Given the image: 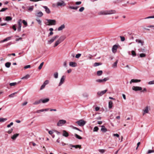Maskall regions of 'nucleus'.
Wrapping results in <instances>:
<instances>
[{
    "instance_id": "obj_1",
    "label": "nucleus",
    "mask_w": 154,
    "mask_h": 154,
    "mask_svg": "<svg viewBox=\"0 0 154 154\" xmlns=\"http://www.w3.org/2000/svg\"><path fill=\"white\" fill-rule=\"evenodd\" d=\"M116 11L115 10H110L109 11H102L100 12L101 15H108L116 13Z\"/></svg>"
},
{
    "instance_id": "obj_2",
    "label": "nucleus",
    "mask_w": 154,
    "mask_h": 154,
    "mask_svg": "<svg viewBox=\"0 0 154 154\" xmlns=\"http://www.w3.org/2000/svg\"><path fill=\"white\" fill-rule=\"evenodd\" d=\"M47 22L45 23L47 25H55L56 24V21L55 20L46 19Z\"/></svg>"
},
{
    "instance_id": "obj_3",
    "label": "nucleus",
    "mask_w": 154,
    "mask_h": 154,
    "mask_svg": "<svg viewBox=\"0 0 154 154\" xmlns=\"http://www.w3.org/2000/svg\"><path fill=\"white\" fill-rule=\"evenodd\" d=\"M76 123H77L79 126H83L85 124L86 122L84 120L81 119L76 122Z\"/></svg>"
},
{
    "instance_id": "obj_4",
    "label": "nucleus",
    "mask_w": 154,
    "mask_h": 154,
    "mask_svg": "<svg viewBox=\"0 0 154 154\" xmlns=\"http://www.w3.org/2000/svg\"><path fill=\"white\" fill-rule=\"evenodd\" d=\"M66 122V121L64 120H60L57 124V125L58 126H61L64 125Z\"/></svg>"
},
{
    "instance_id": "obj_5",
    "label": "nucleus",
    "mask_w": 154,
    "mask_h": 154,
    "mask_svg": "<svg viewBox=\"0 0 154 154\" xmlns=\"http://www.w3.org/2000/svg\"><path fill=\"white\" fill-rule=\"evenodd\" d=\"M59 37V36L58 35H56L53 36L51 39L50 40H48V43L50 44L53 43L55 40L57 38Z\"/></svg>"
},
{
    "instance_id": "obj_6",
    "label": "nucleus",
    "mask_w": 154,
    "mask_h": 154,
    "mask_svg": "<svg viewBox=\"0 0 154 154\" xmlns=\"http://www.w3.org/2000/svg\"><path fill=\"white\" fill-rule=\"evenodd\" d=\"M57 6L64 7L66 6V4L63 1H61L57 2Z\"/></svg>"
},
{
    "instance_id": "obj_7",
    "label": "nucleus",
    "mask_w": 154,
    "mask_h": 154,
    "mask_svg": "<svg viewBox=\"0 0 154 154\" xmlns=\"http://www.w3.org/2000/svg\"><path fill=\"white\" fill-rule=\"evenodd\" d=\"M66 77L64 75L62 76L61 78L60 79V82L58 85L59 86H61L64 82L65 80V79Z\"/></svg>"
},
{
    "instance_id": "obj_8",
    "label": "nucleus",
    "mask_w": 154,
    "mask_h": 154,
    "mask_svg": "<svg viewBox=\"0 0 154 154\" xmlns=\"http://www.w3.org/2000/svg\"><path fill=\"white\" fill-rule=\"evenodd\" d=\"M109 79L108 78H104L103 79H97L96 80V82H104L108 80Z\"/></svg>"
},
{
    "instance_id": "obj_9",
    "label": "nucleus",
    "mask_w": 154,
    "mask_h": 154,
    "mask_svg": "<svg viewBox=\"0 0 154 154\" xmlns=\"http://www.w3.org/2000/svg\"><path fill=\"white\" fill-rule=\"evenodd\" d=\"M132 90L135 91H141L142 89L141 87L138 86H133L132 88Z\"/></svg>"
},
{
    "instance_id": "obj_10",
    "label": "nucleus",
    "mask_w": 154,
    "mask_h": 154,
    "mask_svg": "<svg viewBox=\"0 0 154 154\" xmlns=\"http://www.w3.org/2000/svg\"><path fill=\"white\" fill-rule=\"evenodd\" d=\"M18 27L17 28V31L20 32L21 31V20L20 19L18 21Z\"/></svg>"
},
{
    "instance_id": "obj_11",
    "label": "nucleus",
    "mask_w": 154,
    "mask_h": 154,
    "mask_svg": "<svg viewBox=\"0 0 154 154\" xmlns=\"http://www.w3.org/2000/svg\"><path fill=\"white\" fill-rule=\"evenodd\" d=\"M107 91V89H106L104 90L101 91H99L97 93V94L99 96H101L103 94H105Z\"/></svg>"
},
{
    "instance_id": "obj_12",
    "label": "nucleus",
    "mask_w": 154,
    "mask_h": 154,
    "mask_svg": "<svg viewBox=\"0 0 154 154\" xmlns=\"http://www.w3.org/2000/svg\"><path fill=\"white\" fill-rule=\"evenodd\" d=\"M117 48L118 46L117 45H113L112 48V52L114 53H115L116 51Z\"/></svg>"
},
{
    "instance_id": "obj_13",
    "label": "nucleus",
    "mask_w": 154,
    "mask_h": 154,
    "mask_svg": "<svg viewBox=\"0 0 154 154\" xmlns=\"http://www.w3.org/2000/svg\"><path fill=\"white\" fill-rule=\"evenodd\" d=\"M42 7L44 8L47 14H50L51 13V11L49 8L46 6H43Z\"/></svg>"
},
{
    "instance_id": "obj_14",
    "label": "nucleus",
    "mask_w": 154,
    "mask_h": 154,
    "mask_svg": "<svg viewBox=\"0 0 154 154\" xmlns=\"http://www.w3.org/2000/svg\"><path fill=\"white\" fill-rule=\"evenodd\" d=\"M41 102L43 103H45L48 102L49 101V99L48 98H46L45 99H41Z\"/></svg>"
},
{
    "instance_id": "obj_15",
    "label": "nucleus",
    "mask_w": 154,
    "mask_h": 154,
    "mask_svg": "<svg viewBox=\"0 0 154 154\" xmlns=\"http://www.w3.org/2000/svg\"><path fill=\"white\" fill-rule=\"evenodd\" d=\"M69 65L71 66L75 67L77 66V63L75 62H71L69 63Z\"/></svg>"
},
{
    "instance_id": "obj_16",
    "label": "nucleus",
    "mask_w": 154,
    "mask_h": 154,
    "mask_svg": "<svg viewBox=\"0 0 154 154\" xmlns=\"http://www.w3.org/2000/svg\"><path fill=\"white\" fill-rule=\"evenodd\" d=\"M43 15V13L41 11H39V12L35 14V16L36 17H42Z\"/></svg>"
},
{
    "instance_id": "obj_17",
    "label": "nucleus",
    "mask_w": 154,
    "mask_h": 154,
    "mask_svg": "<svg viewBox=\"0 0 154 154\" xmlns=\"http://www.w3.org/2000/svg\"><path fill=\"white\" fill-rule=\"evenodd\" d=\"M100 126L101 127V131L102 132H105L107 131V129L105 128V127L104 125L101 126Z\"/></svg>"
},
{
    "instance_id": "obj_18",
    "label": "nucleus",
    "mask_w": 154,
    "mask_h": 154,
    "mask_svg": "<svg viewBox=\"0 0 154 154\" xmlns=\"http://www.w3.org/2000/svg\"><path fill=\"white\" fill-rule=\"evenodd\" d=\"M33 6H28L27 7L28 8L27 11L29 12H31L33 10Z\"/></svg>"
},
{
    "instance_id": "obj_19",
    "label": "nucleus",
    "mask_w": 154,
    "mask_h": 154,
    "mask_svg": "<svg viewBox=\"0 0 154 154\" xmlns=\"http://www.w3.org/2000/svg\"><path fill=\"white\" fill-rule=\"evenodd\" d=\"M140 80L132 79L131 80L130 83L131 84L132 82H140Z\"/></svg>"
},
{
    "instance_id": "obj_20",
    "label": "nucleus",
    "mask_w": 154,
    "mask_h": 154,
    "mask_svg": "<svg viewBox=\"0 0 154 154\" xmlns=\"http://www.w3.org/2000/svg\"><path fill=\"white\" fill-rule=\"evenodd\" d=\"M65 28V25L64 24H63L60 27H59L58 28L57 30L59 31H61V30H63V29H64Z\"/></svg>"
},
{
    "instance_id": "obj_21",
    "label": "nucleus",
    "mask_w": 154,
    "mask_h": 154,
    "mask_svg": "<svg viewBox=\"0 0 154 154\" xmlns=\"http://www.w3.org/2000/svg\"><path fill=\"white\" fill-rule=\"evenodd\" d=\"M148 106H146L145 109L143 110V115H144L145 113H148Z\"/></svg>"
},
{
    "instance_id": "obj_22",
    "label": "nucleus",
    "mask_w": 154,
    "mask_h": 154,
    "mask_svg": "<svg viewBox=\"0 0 154 154\" xmlns=\"http://www.w3.org/2000/svg\"><path fill=\"white\" fill-rule=\"evenodd\" d=\"M19 135V134H14L11 137V138L13 140H15L16 139L17 137Z\"/></svg>"
},
{
    "instance_id": "obj_23",
    "label": "nucleus",
    "mask_w": 154,
    "mask_h": 154,
    "mask_svg": "<svg viewBox=\"0 0 154 154\" xmlns=\"http://www.w3.org/2000/svg\"><path fill=\"white\" fill-rule=\"evenodd\" d=\"M63 136L67 137L69 136V134L66 131H63Z\"/></svg>"
},
{
    "instance_id": "obj_24",
    "label": "nucleus",
    "mask_w": 154,
    "mask_h": 154,
    "mask_svg": "<svg viewBox=\"0 0 154 154\" xmlns=\"http://www.w3.org/2000/svg\"><path fill=\"white\" fill-rule=\"evenodd\" d=\"M61 43L60 41L58 39L55 42L54 45V47H55L57 46L58 45H59L60 43Z\"/></svg>"
},
{
    "instance_id": "obj_25",
    "label": "nucleus",
    "mask_w": 154,
    "mask_h": 154,
    "mask_svg": "<svg viewBox=\"0 0 154 154\" xmlns=\"http://www.w3.org/2000/svg\"><path fill=\"white\" fill-rule=\"evenodd\" d=\"M65 38L66 37L65 36H62L60 37L58 40L61 42L64 40Z\"/></svg>"
},
{
    "instance_id": "obj_26",
    "label": "nucleus",
    "mask_w": 154,
    "mask_h": 154,
    "mask_svg": "<svg viewBox=\"0 0 154 154\" xmlns=\"http://www.w3.org/2000/svg\"><path fill=\"white\" fill-rule=\"evenodd\" d=\"M11 37H8L6 38H5L4 40H2L1 41V42H4L7 41H8L9 40H10L11 39Z\"/></svg>"
},
{
    "instance_id": "obj_27",
    "label": "nucleus",
    "mask_w": 154,
    "mask_h": 154,
    "mask_svg": "<svg viewBox=\"0 0 154 154\" xmlns=\"http://www.w3.org/2000/svg\"><path fill=\"white\" fill-rule=\"evenodd\" d=\"M41 103V99L35 101L33 103V105H37L40 103Z\"/></svg>"
},
{
    "instance_id": "obj_28",
    "label": "nucleus",
    "mask_w": 154,
    "mask_h": 154,
    "mask_svg": "<svg viewBox=\"0 0 154 154\" xmlns=\"http://www.w3.org/2000/svg\"><path fill=\"white\" fill-rule=\"evenodd\" d=\"M70 145L72 147H75V148H79L80 149L81 147V145H72L71 144Z\"/></svg>"
},
{
    "instance_id": "obj_29",
    "label": "nucleus",
    "mask_w": 154,
    "mask_h": 154,
    "mask_svg": "<svg viewBox=\"0 0 154 154\" xmlns=\"http://www.w3.org/2000/svg\"><path fill=\"white\" fill-rule=\"evenodd\" d=\"M12 20V17L10 16H7L6 17L5 20L7 21H11Z\"/></svg>"
},
{
    "instance_id": "obj_30",
    "label": "nucleus",
    "mask_w": 154,
    "mask_h": 154,
    "mask_svg": "<svg viewBox=\"0 0 154 154\" xmlns=\"http://www.w3.org/2000/svg\"><path fill=\"white\" fill-rule=\"evenodd\" d=\"M113 103L111 100L109 101V108L111 109L112 107Z\"/></svg>"
},
{
    "instance_id": "obj_31",
    "label": "nucleus",
    "mask_w": 154,
    "mask_h": 154,
    "mask_svg": "<svg viewBox=\"0 0 154 154\" xmlns=\"http://www.w3.org/2000/svg\"><path fill=\"white\" fill-rule=\"evenodd\" d=\"M11 63L10 62H7L5 63V66L7 68H9L10 67L11 65Z\"/></svg>"
},
{
    "instance_id": "obj_32",
    "label": "nucleus",
    "mask_w": 154,
    "mask_h": 154,
    "mask_svg": "<svg viewBox=\"0 0 154 154\" xmlns=\"http://www.w3.org/2000/svg\"><path fill=\"white\" fill-rule=\"evenodd\" d=\"M7 120V119L2 118H0V122H4Z\"/></svg>"
},
{
    "instance_id": "obj_33",
    "label": "nucleus",
    "mask_w": 154,
    "mask_h": 154,
    "mask_svg": "<svg viewBox=\"0 0 154 154\" xmlns=\"http://www.w3.org/2000/svg\"><path fill=\"white\" fill-rule=\"evenodd\" d=\"M136 42L138 43H140L142 45H143L144 42L142 41L141 40L139 39H137L136 40Z\"/></svg>"
},
{
    "instance_id": "obj_34",
    "label": "nucleus",
    "mask_w": 154,
    "mask_h": 154,
    "mask_svg": "<svg viewBox=\"0 0 154 154\" xmlns=\"http://www.w3.org/2000/svg\"><path fill=\"white\" fill-rule=\"evenodd\" d=\"M30 77V75L29 74H27L25 76L23 77L22 78H21V79H27Z\"/></svg>"
},
{
    "instance_id": "obj_35",
    "label": "nucleus",
    "mask_w": 154,
    "mask_h": 154,
    "mask_svg": "<svg viewBox=\"0 0 154 154\" xmlns=\"http://www.w3.org/2000/svg\"><path fill=\"white\" fill-rule=\"evenodd\" d=\"M118 60H117L116 62H115L112 65V67L113 68H116L117 67V63H118Z\"/></svg>"
},
{
    "instance_id": "obj_36",
    "label": "nucleus",
    "mask_w": 154,
    "mask_h": 154,
    "mask_svg": "<svg viewBox=\"0 0 154 154\" xmlns=\"http://www.w3.org/2000/svg\"><path fill=\"white\" fill-rule=\"evenodd\" d=\"M79 7L78 6H76L75 7L70 6L69 7V8L71 9H74V10H77V9Z\"/></svg>"
},
{
    "instance_id": "obj_37",
    "label": "nucleus",
    "mask_w": 154,
    "mask_h": 154,
    "mask_svg": "<svg viewBox=\"0 0 154 154\" xmlns=\"http://www.w3.org/2000/svg\"><path fill=\"white\" fill-rule=\"evenodd\" d=\"M103 73V71L102 70H99L97 72V75L98 76H100L102 75Z\"/></svg>"
},
{
    "instance_id": "obj_38",
    "label": "nucleus",
    "mask_w": 154,
    "mask_h": 154,
    "mask_svg": "<svg viewBox=\"0 0 154 154\" xmlns=\"http://www.w3.org/2000/svg\"><path fill=\"white\" fill-rule=\"evenodd\" d=\"M75 136L76 137V138L78 139H82V137L76 134H75Z\"/></svg>"
},
{
    "instance_id": "obj_39",
    "label": "nucleus",
    "mask_w": 154,
    "mask_h": 154,
    "mask_svg": "<svg viewBox=\"0 0 154 154\" xmlns=\"http://www.w3.org/2000/svg\"><path fill=\"white\" fill-rule=\"evenodd\" d=\"M54 78L57 79L58 77V73L57 72H55L54 75Z\"/></svg>"
},
{
    "instance_id": "obj_40",
    "label": "nucleus",
    "mask_w": 154,
    "mask_h": 154,
    "mask_svg": "<svg viewBox=\"0 0 154 154\" xmlns=\"http://www.w3.org/2000/svg\"><path fill=\"white\" fill-rule=\"evenodd\" d=\"M101 63H95L94 64V66H97L99 65H101Z\"/></svg>"
},
{
    "instance_id": "obj_41",
    "label": "nucleus",
    "mask_w": 154,
    "mask_h": 154,
    "mask_svg": "<svg viewBox=\"0 0 154 154\" xmlns=\"http://www.w3.org/2000/svg\"><path fill=\"white\" fill-rule=\"evenodd\" d=\"M99 130V128L97 126H95L93 129V131H97Z\"/></svg>"
},
{
    "instance_id": "obj_42",
    "label": "nucleus",
    "mask_w": 154,
    "mask_h": 154,
    "mask_svg": "<svg viewBox=\"0 0 154 154\" xmlns=\"http://www.w3.org/2000/svg\"><path fill=\"white\" fill-rule=\"evenodd\" d=\"M44 63V62H42L40 64V65L39 66L38 68V69H42V68L43 65Z\"/></svg>"
},
{
    "instance_id": "obj_43",
    "label": "nucleus",
    "mask_w": 154,
    "mask_h": 154,
    "mask_svg": "<svg viewBox=\"0 0 154 154\" xmlns=\"http://www.w3.org/2000/svg\"><path fill=\"white\" fill-rule=\"evenodd\" d=\"M17 93V92H15L14 93H13L10 95H9V97H13L14 96V95L16 94Z\"/></svg>"
},
{
    "instance_id": "obj_44",
    "label": "nucleus",
    "mask_w": 154,
    "mask_h": 154,
    "mask_svg": "<svg viewBox=\"0 0 154 154\" xmlns=\"http://www.w3.org/2000/svg\"><path fill=\"white\" fill-rule=\"evenodd\" d=\"M17 84V83L16 82H13L9 84V85L10 86H14L16 85Z\"/></svg>"
},
{
    "instance_id": "obj_45",
    "label": "nucleus",
    "mask_w": 154,
    "mask_h": 154,
    "mask_svg": "<svg viewBox=\"0 0 154 154\" xmlns=\"http://www.w3.org/2000/svg\"><path fill=\"white\" fill-rule=\"evenodd\" d=\"M146 54L143 53L140 54V56L141 57H146Z\"/></svg>"
},
{
    "instance_id": "obj_46",
    "label": "nucleus",
    "mask_w": 154,
    "mask_h": 154,
    "mask_svg": "<svg viewBox=\"0 0 154 154\" xmlns=\"http://www.w3.org/2000/svg\"><path fill=\"white\" fill-rule=\"evenodd\" d=\"M16 24H14L12 26V28L14 31H16L17 30V28H16Z\"/></svg>"
},
{
    "instance_id": "obj_47",
    "label": "nucleus",
    "mask_w": 154,
    "mask_h": 154,
    "mask_svg": "<svg viewBox=\"0 0 154 154\" xmlns=\"http://www.w3.org/2000/svg\"><path fill=\"white\" fill-rule=\"evenodd\" d=\"M22 23L25 26H26L27 25V22L25 20H23L22 21Z\"/></svg>"
},
{
    "instance_id": "obj_48",
    "label": "nucleus",
    "mask_w": 154,
    "mask_h": 154,
    "mask_svg": "<svg viewBox=\"0 0 154 154\" xmlns=\"http://www.w3.org/2000/svg\"><path fill=\"white\" fill-rule=\"evenodd\" d=\"M120 37L121 38V41L123 42L125 40V38L124 36H120Z\"/></svg>"
},
{
    "instance_id": "obj_49",
    "label": "nucleus",
    "mask_w": 154,
    "mask_h": 154,
    "mask_svg": "<svg viewBox=\"0 0 154 154\" xmlns=\"http://www.w3.org/2000/svg\"><path fill=\"white\" fill-rule=\"evenodd\" d=\"M131 54L132 55L135 56L136 55V53L135 52V51H131Z\"/></svg>"
},
{
    "instance_id": "obj_50",
    "label": "nucleus",
    "mask_w": 154,
    "mask_h": 154,
    "mask_svg": "<svg viewBox=\"0 0 154 154\" xmlns=\"http://www.w3.org/2000/svg\"><path fill=\"white\" fill-rule=\"evenodd\" d=\"M72 128L74 129H75V130H78L80 132H82V131L80 130L78 128L76 127H74V126H72Z\"/></svg>"
},
{
    "instance_id": "obj_51",
    "label": "nucleus",
    "mask_w": 154,
    "mask_h": 154,
    "mask_svg": "<svg viewBox=\"0 0 154 154\" xmlns=\"http://www.w3.org/2000/svg\"><path fill=\"white\" fill-rule=\"evenodd\" d=\"M99 151L100 153H103L105 152V150L103 149H100Z\"/></svg>"
},
{
    "instance_id": "obj_52",
    "label": "nucleus",
    "mask_w": 154,
    "mask_h": 154,
    "mask_svg": "<svg viewBox=\"0 0 154 154\" xmlns=\"http://www.w3.org/2000/svg\"><path fill=\"white\" fill-rule=\"evenodd\" d=\"M83 96L84 97H87L88 96V94L86 93H84L83 94Z\"/></svg>"
},
{
    "instance_id": "obj_53",
    "label": "nucleus",
    "mask_w": 154,
    "mask_h": 154,
    "mask_svg": "<svg viewBox=\"0 0 154 154\" xmlns=\"http://www.w3.org/2000/svg\"><path fill=\"white\" fill-rule=\"evenodd\" d=\"M8 9L7 8H3L1 9L0 11V12H3L5 11L6 10Z\"/></svg>"
},
{
    "instance_id": "obj_54",
    "label": "nucleus",
    "mask_w": 154,
    "mask_h": 154,
    "mask_svg": "<svg viewBox=\"0 0 154 154\" xmlns=\"http://www.w3.org/2000/svg\"><path fill=\"white\" fill-rule=\"evenodd\" d=\"M84 7H82L79 9V11L82 12L84 10Z\"/></svg>"
},
{
    "instance_id": "obj_55",
    "label": "nucleus",
    "mask_w": 154,
    "mask_h": 154,
    "mask_svg": "<svg viewBox=\"0 0 154 154\" xmlns=\"http://www.w3.org/2000/svg\"><path fill=\"white\" fill-rule=\"evenodd\" d=\"M81 54H78L76 55L75 57L77 58H79L81 56Z\"/></svg>"
},
{
    "instance_id": "obj_56",
    "label": "nucleus",
    "mask_w": 154,
    "mask_h": 154,
    "mask_svg": "<svg viewBox=\"0 0 154 154\" xmlns=\"http://www.w3.org/2000/svg\"><path fill=\"white\" fill-rule=\"evenodd\" d=\"M149 18H154V16H149L147 17L144 18V19H149Z\"/></svg>"
},
{
    "instance_id": "obj_57",
    "label": "nucleus",
    "mask_w": 154,
    "mask_h": 154,
    "mask_svg": "<svg viewBox=\"0 0 154 154\" xmlns=\"http://www.w3.org/2000/svg\"><path fill=\"white\" fill-rule=\"evenodd\" d=\"M148 84L149 85L154 84V80L150 81L149 82Z\"/></svg>"
},
{
    "instance_id": "obj_58",
    "label": "nucleus",
    "mask_w": 154,
    "mask_h": 154,
    "mask_svg": "<svg viewBox=\"0 0 154 154\" xmlns=\"http://www.w3.org/2000/svg\"><path fill=\"white\" fill-rule=\"evenodd\" d=\"M13 125V122H11L10 124L8 125L7 126L8 128H10L11 126L12 125Z\"/></svg>"
},
{
    "instance_id": "obj_59",
    "label": "nucleus",
    "mask_w": 154,
    "mask_h": 154,
    "mask_svg": "<svg viewBox=\"0 0 154 154\" xmlns=\"http://www.w3.org/2000/svg\"><path fill=\"white\" fill-rule=\"evenodd\" d=\"M36 21H37L39 24L41 25L42 21L39 19H36Z\"/></svg>"
},
{
    "instance_id": "obj_60",
    "label": "nucleus",
    "mask_w": 154,
    "mask_h": 154,
    "mask_svg": "<svg viewBox=\"0 0 154 154\" xmlns=\"http://www.w3.org/2000/svg\"><path fill=\"white\" fill-rule=\"evenodd\" d=\"M30 67V65H28L25 66L24 67V68L25 69H27V68H29Z\"/></svg>"
},
{
    "instance_id": "obj_61",
    "label": "nucleus",
    "mask_w": 154,
    "mask_h": 154,
    "mask_svg": "<svg viewBox=\"0 0 154 154\" xmlns=\"http://www.w3.org/2000/svg\"><path fill=\"white\" fill-rule=\"evenodd\" d=\"M154 152V150H149L148 151V152L147 153H150L152 152Z\"/></svg>"
},
{
    "instance_id": "obj_62",
    "label": "nucleus",
    "mask_w": 154,
    "mask_h": 154,
    "mask_svg": "<svg viewBox=\"0 0 154 154\" xmlns=\"http://www.w3.org/2000/svg\"><path fill=\"white\" fill-rule=\"evenodd\" d=\"M13 131V129L12 128H11V129L8 131V133L9 134H11L12 132Z\"/></svg>"
},
{
    "instance_id": "obj_63",
    "label": "nucleus",
    "mask_w": 154,
    "mask_h": 154,
    "mask_svg": "<svg viewBox=\"0 0 154 154\" xmlns=\"http://www.w3.org/2000/svg\"><path fill=\"white\" fill-rule=\"evenodd\" d=\"M45 86L44 85H42L40 87V90H42L43 89L45 88Z\"/></svg>"
},
{
    "instance_id": "obj_64",
    "label": "nucleus",
    "mask_w": 154,
    "mask_h": 154,
    "mask_svg": "<svg viewBox=\"0 0 154 154\" xmlns=\"http://www.w3.org/2000/svg\"><path fill=\"white\" fill-rule=\"evenodd\" d=\"M81 3H82L81 2H80V1L77 2H76L75 4L76 5H79L81 4Z\"/></svg>"
}]
</instances>
